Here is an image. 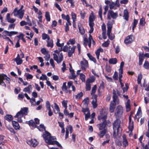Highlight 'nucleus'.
I'll list each match as a JSON object with an SVG mask.
<instances>
[{
  "mask_svg": "<svg viewBox=\"0 0 149 149\" xmlns=\"http://www.w3.org/2000/svg\"><path fill=\"white\" fill-rule=\"evenodd\" d=\"M83 102H84V104L86 105H88L89 102V98L88 97L84 99L83 100Z\"/></svg>",
  "mask_w": 149,
  "mask_h": 149,
  "instance_id": "obj_60",
  "label": "nucleus"
},
{
  "mask_svg": "<svg viewBox=\"0 0 149 149\" xmlns=\"http://www.w3.org/2000/svg\"><path fill=\"white\" fill-rule=\"evenodd\" d=\"M27 143L31 146L33 147H36L38 144V142L35 139H32L28 141Z\"/></svg>",
  "mask_w": 149,
  "mask_h": 149,
  "instance_id": "obj_14",
  "label": "nucleus"
},
{
  "mask_svg": "<svg viewBox=\"0 0 149 149\" xmlns=\"http://www.w3.org/2000/svg\"><path fill=\"white\" fill-rule=\"evenodd\" d=\"M107 111L105 109H102L100 111V115L97 117L98 120L101 122L99 124L100 130H102L107 126Z\"/></svg>",
  "mask_w": 149,
  "mask_h": 149,
  "instance_id": "obj_1",
  "label": "nucleus"
},
{
  "mask_svg": "<svg viewBox=\"0 0 149 149\" xmlns=\"http://www.w3.org/2000/svg\"><path fill=\"white\" fill-rule=\"evenodd\" d=\"M66 82H64L63 83V86L62 87V89L65 93H68V87L66 85Z\"/></svg>",
  "mask_w": 149,
  "mask_h": 149,
  "instance_id": "obj_28",
  "label": "nucleus"
},
{
  "mask_svg": "<svg viewBox=\"0 0 149 149\" xmlns=\"http://www.w3.org/2000/svg\"><path fill=\"white\" fill-rule=\"evenodd\" d=\"M54 108L56 109V110L57 111V113L55 112V111H54V113L55 114H57L60 111V109L58 106V105L56 103H54Z\"/></svg>",
  "mask_w": 149,
  "mask_h": 149,
  "instance_id": "obj_46",
  "label": "nucleus"
},
{
  "mask_svg": "<svg viewBox=\"0 0 149 149\" xmlns=\"http://www.w3.org/2000/svg\"><path fill=\"white\" fill-rule=\"evenodd\" d=\"M117 62V60L116 58H110L109 61V63L110 64H115Z\"/></svg>",
  "mask_w": 149,
  "mask_h": 149,
  "instance_id": "obj_31",
  "label": "nucleus"
},
{
  "mask_svg": "<svg viewBox=\"0 0 149 149\" xmlns=\"http://www.w3.org/2000/svg\"><path fill=\"white\" fill-rule=\"evenodd\" d=\"M142 78V75L141 73L138 75L137 82L139 84H141V81Z\"/></svg>",
  "mask_w": 149,
  "mask_h": 149,
  "instance_id": "obj_45",
  "label": "nucleus"
},
{
  "mask_svg": "<svg viewBox=\"0 0 149 149\" xmlns=\"http://www.w3.org/2000/svg\"><path fill=\"white\" fill-rule=\"evenodd\" d=\"M61 17L63 19H65L66 20L69 21V19H70L69 16L68 15H65L64 14H62L61 15Z\"/></svg>",
  "mask_w": 149,
  "mask_h": 149,
  "instance_id": "obj_49",
  "label": "nucleus"
},
{
  "mask_svg": "<svg viewBox=\"0 0 149 149\" xmlns=\"http://www.w3.org/2000/svg\"><path fill=\"white\" fill-rule=\"evenodd\" d=\"M8 129L10 132L11 133L12 135L15 134L16 133L14 129L12 127H9L8 128Z\"/></svg>",
  "mask_w": 149,
  "mask_h": 149,
  "instance_id": "obj_55",
  "label": "nucleus"
},
{
  "mask_svg": "<svg viewBox=\"0 0 149 149\" xmlns=\"http://www.w3.org/2000/svg\"><path fill=\"white\" fill-rule=\"evenodd\" d=\"M133 114V112H131L129 117V123L128 128L131 132H132L133 131L134 128V122L132 120V116Z\"/></svg>",
  "mask_w": 149,
  "mask_h": 149,
  "instance_id": "obj_9",
  "label": "nucleus"
},
{
  "mask_svg": "<svg viewBox=\"0 0 149 149\" xmlns=\"http://www.w3.org/2000/svg\"><path fill=\"white\" fill-rule=\"evenodd\" d=\"M143 55V54H141V53H139V65H141L142 64L143 62L144 58V57Z\"/></svg>",
  "mask_w": 149,
  "mask_h": 149,
  "instance_id": "obj_24",
  "label": "nucleus"
},
{
  "mask_svg": "<svg viewBox=\"0 0 149 149\" xmlns=\"http://www.w3.org/2000/svg\"><path fill=\"white\" fill-rule=\"evenodd\" d=\"M90 29L89 31V33L91 34L93 32L94 30L93 26L95 25V24H89Z\"/></svg>",
  "mask_w": 149,
  "mask_h": 149,
  "instance_id": "obj_51",
  "label": "nucleus"
},
{
  "mask_svg": "<svg viewBox=\"0 0 149 149\" xmlns=\"http://www.w3.org/2000/svg\"><path fill=\"white\" fill-rule=\"evenodd\" d=\"M80 78L82 82H85L86 76L83 73L80 74Z\"/></svg>",
  "mask_w": 149,
  "mask_h": 149,
  "instance_id": "obj_50",
  "label": "nucleus"
},
{
  "mask_svg": "<svg viewBox=\"0 0 149 149\" xmlns=\"http://www.w3.org/2000/svg\"><path fill=\"white\" fill-rule=\"evenodd\" d=\"M36 100L34 98L32 97L30 100V102H31L32 105H33V106H35L36 105Z\"/></svg>",
  "mask_w": 149,
  "mask_h": 149,
  "instance_id": "obj_58",
  "label": "nucleus"
},
{
  "mask_svg": "<svg viewBox=\"0 0 149 149\" xmlns=\"http://www.w3.org/2000/svg\"><path fill=\"white\" fill-rule=\"evenodd\" d=\"M113 78L115 80L118 79V74L117 72L115 71L113 75Z\"/></svg>",
  "mask_w": 149,
  "mask_h": 149,
  "instance_id": "obj_61",
  "label": "nucleus"
},
{
  "mask_svg": "<svg viewBox=\"0 0 149 149\" xmlns=\"http://www.w3.org/2000/svg\"><path fill=\"white\" fill-rule=\"evenodd\" d=\"M78 26L80 33L81 35H84L85 33V31L82 25L80 23H79Z\"/></svg>",
  "mask_w": 149,
  "mask_h": 149,
  "instance_id": "obj_20",
  "label": "nucleus"
},
{
  "mask_svg": "<svg viewBox=\"0 0 149 149\" xmlns=\"http://www.w3.org/2000/svg\"><path fill=\"white\" fill-rule=\"evenodd\" d=\"M97 95H94V98L91 102L93 107L94 109L96 108L97 106Z\"/></svg>",
  "mask_w": 149,
  "mask_h": 149,
  "instance_id": "obj_15",
  "label": "nucleus"
},
{
  "mask_svg": "<svg viewBox=\"0 0 149 149\" xmlns=\"http://www.w3.org/2000/svg\"><path fill=\"white\" fill-rule=\"evenodd\" d=\"M67 103L68 102L67 100H63L62 102V105L65 108H67Z\"/></svg>",
  "mask_w": 149,
  "mask_h": 149,
  "instance_id": "obj_57",
  "label": "nucleus"
},
{
  "mask_svg": "<svg viewBox=\"0 0 149 149\" xmlns=\"http://www.w3.org/2000/svg\"><path fill=\"white\" fill-rule=\"evenodd\" d=\"M28 108L27 107H24L23 108H21L20 111H21L22 114L24 115H27L28 113Z\"/></svg>",
  "mask_w": 149,
  "mask_h": 149,
  "instance_id": "obj_30",
  "label": "nucleus"
},
{
  "mask_svg": "<svg viewBox=\"0 0 149 149\" xmlns=\"http://www.w3.org/2000/svg\"><path fill=\"white\" fill-rule=\"evenodd\" d=\"M113 102H111L110 104L109 108V111L110 113H113L114 111L116 105V102L117 104L119 103V99L116 93V91L113 89Z\"/></svg>",
  "mask_w": 149,
  "mask_h": 149,
  "instance_id": "obj_2",
  "label": "nucleus"
},
{
  "mask_svg": "<svg viewBox=\"0 0 149 149\" xmlns=\"http://www.w3.org/2000/svg\"><path fill=\"white\" fill-rule=\"evenodd\" d=\"M6 80V83L10 84V79L7 75L3 73L0 74V85L5 87H6V85L3 81L4 80Z\"/></svg>",
  "mask_w": 149,
  "mask_h": 149,
  "instance_id": "obj_4",
  "label": "nucleus"
},
{
  "mask_svg": "<svg viewBox=\"0 0 149 149\" xmlns=\"http://www.w3.org/2000/svg\"><path fill=\"white\" fill-rule=\"evenodd\" d=\"M45 134L43 135V137L46 142L48 143L49 140H50L52 138L50 134L47 131H46Z\"/></svg>",
  "mask_w": 149,
  "mask_h": 149,
  "instance_id": "obj_12",
  "label": "nucleus"
},
{
  "mask_svg": "<svg viewBox=\"0 0 149 149\" xmlns=\"http://www.w3.org/2000/svg\"><path fill=\"white\" fill-rule=\"evenodd\" d=\"M95 80V77H91L89 78L88 79L86 80V82L89 83H92L94 82Z\"/></svg>",
  "mask_w": 149,
  "mask_h": 149,
  "instance_id": "obj_35",
  "label": "nucleus"
},
{
  "mask_svg": "<svg viewBox=\"0 0 149 149\" xmlns=\"http://www.w3.org/2000/svg\"><path fill=\"white\" fill-rule=\"evenodd\" d=\"M116 110V112L115 113V115L116 118H118L121 117L123 113V108L121 106H118L117 107Z\"/></svg>",
  "mask_w": 149,
  "mask_h": 149,
  "instance_id": "obj_7",
  "label": "nucleus"
},
{
  "mask_svg": "<svg viewBox=\"0 0 149 149\" xmlns=\"http://www.w3.org/2000/svg\"><path fill=\"white\" fill-rule=\"evenodd\" d=\"M45 17L47 21L48 22L50 21L51 19L49 12L47 11L45 12Z\"/></svg>",
  "mask_w": 149,
  "mask_h": 149,
  "instance_id": "obj_39",
  "label": "nucleus"
},
{
  "mask_svg": "<svg viewBox=\"0 0 149 149\" xmlns=\"http://www.w3.org/2000/svg\"><path fill=\"white\" fill-rule=\"evenodd\" d=\"M6 19L8 22L11 23H13L16 21L15 19L11 18L10 17V14L9 13L7 14Z\"/></svg>",
  "mask_w": 149,
  "mask_h": 149,
  "instance_id": "obj_25",
  "label": "nucleus"
},
{
  "mask_svg": "<svg viewBox=\"0 0 149 149\" xmlns=\"http://www.w3.org/2000/svg\"><path fill=\"white\" fill-rule=\"evenodd\" d=\"M102 7L101 6H100L98 11V14L101 20H102Z\"/></svg>",
  "mask_w": 149,
  "mask_h": 149,
  "instance_id": "obj_47",
  "label": "nucleus"
},
{
  "mask_svg": "<svg viewBox=\"0 0 149 149\" xmlns=\"http://www.w3.org/2000/svg\"><path fill=\"white\" fill-rule=\"evenodd\" d=\"M46 107L47 110L49 111L48 113V115L50 116H52L53 114V112L51 109L50 103L48 101H47L46 102Z\"/></svg>",
  "mask_w": 149,
  "mask_h": 149,
  "instance_id": "obj_13",
  "label": "nucleus"
},
{
  "mask_svg": "<svg viewBox=\"0 0 149 149\" xmlns=\"http://www.w3.org/2000/svg\"><path fill=\"white\" fill-rule=\"evenodd\" d=\"M123 146L124 147H125L128 145V143L127 140L126 139V135L125 134H124L123 136Z\"/></svg>",
  "mask_w": 149,
  "mask_h": 149,
  "instance_id": "obj_23",
  "label": "nucleus"
},
{
  "mask_svg": "<svg viewBox=\"0 0 149 149\" xmlns=\"http://www.w3.org/2000/svg\"><path fill=\"white\" fill-rule=\"evenodd\" d=\"M47 47H50L51 48H52L54 46L53 41L51 39L49 40H47Z\"/></svg>",
  "mask_w": 149,
  "mask_h": 149,
  "instance_id": "obj_32",
  "label": "nucleus"
},
{
  "mask_svg": "<svg viewBox=\"0 0 149 149\" xmlns=\"http://www.w3.org/2000/svg\"><path fill=\"white\" fill-rule=\"evenodd\" d=\"M24 116V115L22 114L21 111H19L14 116L15 118L17 117H22Z\"/></svg>",
  "mask_w": 149,
  "mask_h": 149,
  "instance_id": "obj_48",
  "label": "nucleus"
},
{
  "mask_svg": "<svg viewBox=\"0 0 149 149\" xmlns=\"http://www.w3.org/2000/svg\"><path fill=\"white\" fill-rule=\"evenodd\" d=\"M84 114L85 115V120L86 121L90 117V113L89 111L87 113H85Z\"/></svg>",
  "mask_w": 149,
  "mask_h": 149,
  "instance_id": "obj_63",
  "label": "nucleus"
},
{
  "mask_svg": "<svg viewBox=\"0 0 149 149\" xmlns=\"http://www.w3.org/2000/svg\"><path fill=\"white\" fill-rule=\"evenodd\" d=\"M83 93L82 92H80L75 95V98L76 99H80L82 97Z\"/></svg>",
  "mask_w": 149,
  "mask_h": 149,
  "instance_id": "obj_52",
  "label": "nucleus"
},
{
  "mask_svg": "<svg viewBox=\"0 0 149 149\" xmlns=\"http://www.w3.org/2000/svg\"><path fill=\"white\" fill-rule=\"evenodd\" d=\"M146 22H145V19L144 17H142L140 19L139 24L141 26H145Z\"/></svg>",
  "mask_w": 149,
  "mask_h": 149,
  "instance_id": "obj_34",
  "label": "nucleus"
},
{
  "mask_svg": "<svg viewBox=\"0 0 149 149\" xmlns=\"http://www.w3.org/2000/svg\"><path fill=\"white\" fill-rule=\"evenodd\" d=\"M120 84L121 85V87L123 90V93H124L125 92H127L129 88V84L127 83H125V87H124V85L123 83H121Z\"/></svg>",
  "mask_w": 149,
  "mask_h": 149,
  "instance_id": "obj_18",
  "label": "nucleus"
},
{
  "mask_svg": "<svg viewBox=\"0 0 149 149\" xmlns=\"http://www.w3.org/2000/svg\"><path fill=\"white\" fill-rule=\"evenodd\" d=\"M143 67L146 69L149 70V62L148 61H145Z\"/></svg>",
  "mask_w": 149,
  "mask_h": 149,
  "instance_id": "obj_41",
  "label": "nucleus"
},
{
  "mask_svg": "<svg viewBox=\"0 0 149 149\" xmlns=\"http://www.w3.org/2000/svg\"><path fill=\"white\" fill-rule=\"evenodd\" d=\"M107 32L109 33V32H111V29L113 27V26L111 24H107Z\"/></svg>",
  "mask_w": 149,
  "mask_h": 149,
  "instance_id": "obj_54",
  "label": "nucleus"
},
{
  "mask_svg": "<svg viewBox=\"0 0 149 149\" xmlns=\"http://www.w3.org/2000/svg\"><path fill=\"white\" fill-rule=\"evenodd\" d=\"M118 16L117 13H114L112 10H109L108 11L107 15V19L110 20L112 17L113 19H116Z\"/></svg>",
  "mask_w": 149,
  "mask_h": 149,
  "instance_id": "obj_8",
  "label": "nucleus"
},
{
  "mask_svg": "<svg viewBox=\"0 0 149 149\" xmlns=\"http://www.w3.org/2000/svg\"><path fill=\"white\" fill-rule=\"evenodd\" d=\"M123 17L127 21H128L129 17V14L127 9H125L124 11Z\"/></svg>",
  "mask_w": 149,
  "mask_h": 149,
  "instance_id": "obj_26",
  "label": "nucleus"
},
{
  "mask_svg": "<svg viewBox=\"0 0 149 149\" xmlns=\"http://www.w3.org/2000/svg\"><path fill=\"white\" fill-rule=\"evenodd\" d=\"M12 125L15 130H17L20 129V127L18 123L15 120L12 121Z\"/></svg>",
  "mask_w": 149,
  "mask_h": 149,
  "instance_id": "obj_16",
  "label": "nucleus"
},
{
  "mask_svg": "<svg viewBox=\"0 0 149 149\" xmlns=\"http://www.w3.org/2000/svg\"><path fill=\"white\" fill-rule=\"evenodd\" d=\"M5 119L8 122L12 121L13 119V116L10 114H7L5 117Z\"/></svg>",
  "mask_w": 149,
  "mask_h": 149,
  "instance_id": "obj_29",
  "label": "nucleus"
},
{
  "mask_svg": "<svg viewBox=\"0 0 149 149\" xmlns=\"http://www.w3.org/2000/svg\"><path fill=\"white\" fill-rule=\"evenodd\" d=\"M27 123L29 126H31L33 127H36V125L35 124V122L32 120L29 121Z\"/></svg>",
  "mask_w": 149,
  "mask_h": 149,
  "instance_id": "obj_40",
  "label": "nucleus"
},
{
  "mask_svg": "<svg viewBox=\"0 0 149 149\" xmlns=\"http://www.w3.org/2000/svg\"><path fill=\"white\" fill-rule=\"evenodd\" d=\"M84 61H81L80 62V65L82 70H86L88 67V63L85 59L84 58Z\"/></svg>",
  "mask_w": 149,
  "mask_h": 149,
  "instance_id": "obj_10",
  "label": "nucleus"
},
{
  "mask_svg": "<svg viewBox=\"0 0 149 149\" xmlns=\"http://www.w3.org/2000/svg\"><path fill=\"white\" fill-rule=\"evenodd\" d=\"M138 22V21L137 19H134V20L133 23L132 24V31L134 32L135 28L136 27Z\"/></svg>",
  "mask_w": 149,
  "mask_h": 149,
  "instance_id": "obj_33",
  "label": "nucleus"
},
{
  "mask_svg": "<svg viewBox=\"0 0 149 149\" xmlns=\"http://www.w3.org/2000/svg\"><path fill=\"white\" fill-rule=\"evenodd\" d=\"M41 53L45 55H47L48 51H47L45 48H42L41 50Z\"/></svg>",
  "mask_w": 149,
  "mask_h": 149,
  "instance_id": "obj_56",
  "label": "nucleus"
},
{
  "mask_svg": "<svg viewBox=\"0 0 149 149\" xmlns=\"http://www.w3.org/2000/svg\"><path fill=\"white\" fill-rule=\"evenodd\" d=\"M121 121L118 119L117 118L115 120L113 124V130L114 133H115L116 130L117 132H119V128L120 126Z\"/></svg>",
  "mask_w": 149,
  "mask_h": 149,
  "instance_id": "obj_5",
  "label": "nucleus"
},
{
  "mask_svg": "<svg viewBox=\"0 0 149 149\" xmlns=\"http://www.w3.org/2000/svg\"><path fill=\"white\" fill-rule=\"evenodd\" d=\"M111 33V32H109V33H108V32H107V35L109 38L111 40H113V39H114L115 38V36L114 35H111L110 33Z\"/></svg>",
  "mask_w": 149,
  "mask_h": 149,
  "instance_id": "obj_44",
  "label": "nucleus"
},
{
  "mask_svg": "<svg viewBox=\"0 0 149 149\" xmlns=\"http://www.w3.org/2000/svg\"><path fill=\"white\" fill-rule=\"evenodd\" d=\"M13 60L15 61L17 65H19L21 64L23 62V60L21 58L16 59L14 58Z\"/></svg>",
  "mask_w": 149,
  "mask_h": 149,
  "instance_id": "obj_37",
  "label": "nucleus"
},
{
  "mask_svg": "<svg viewBox=\"0 0 149 149\" xmlns=\"http://www.w3.org/2000/svg\"><path fill=\"white\" fill-rule=\"evenodd\" d=\"M97 126L99 128V130L101 131L98 134L100 138H102L103 137L105 134L107 132V129H105L106 126L102 130H100L99 124L97 125Z\"/></svg>",
  "mask_w": 149,
  "mask_h": 149,
  "instance_id": "obj_11",
  "label": "nucleus"
},
{
  "mask_svg": "<svg viewBox=\"0 0 149 149\" xmlns=\"http://www.w3.org/2000/svg\"><path fill=\"white\" fill-rule=\"evenodd\" d=\"M26 20L27 21V22H26L27 24H28L29 26H31L32 24L31 22V20L29 19V17L28 15L27 16V17L26 18Z\"/></svg>",
  "mask_w": 149,
  "mask_h": 149,
  "instance_id": "obj_62",
  "label": "nucleus"
},
{
  "mask_svg": "<svg viewBox=\"0 0 149 149\" xmlns=\"http://www.w3.org/2000/svg\"><path fill=\"white\" fill-rule=\"evenodd\" d=\"M15 24L14 23H13L10 24L9 25L8 29H14L15 26Z\"/></svg>",
  "mask_w": 149,
  "mask_h": 149,
  "instance_id": "obj_53",
  "label": "nucleus"
},
{
  "mask_svg": "<svg viewBox=\"0 0 149 149\" xmlns=\"http://www.w3.org/2000/svg\"><path fill=\"white\" fill-rule=\"evenodd\" d=\"M104 85L105 84L104 82L102 81L98 90V92L99 94L102 93V91L104 90L105 88Z\"/></svg>",
  "mask_w": 149,
  "mask_h": 149,
  "instance_id": "obj_19",
  "label": "nucleus"
},
{
  "mask_svg": "<svg viewBox=\"0 0 149 149\" xmlns=\"http://www.w3.org/2000/svg\"><path fill=\"white\" fill-rule=\"evenodd\" d=\"M97 88V86L96 85H95L93 86V87L91 90V95H95L94 94L96 92Z\"/></svg>",
  "mask_w": 149,
  "mask_h": 149,
  "instance_id": "obj_43",
  "label": "nucleus"
},
{
  "mask_svg": "<svg viewBox=\"0 0 149 149\" xmlns=\"http://www.w3.org/2000/svg\"><path fill=\"white\" fill-rule=\"evenodd\" d=\"M87 54L91 60L93 61L94 63H96V59L94 57H93L89 53H88Z\"/></svg>",
  "mask_w": 149,
  "mask_h": 149,
  "instance_id": "obj_36",
  "label": "nucleus"
},
{
  "mask_svg": "<svg viewBox=\"0 0 149 149\" xmlns=\"http://www.w3.org/2000/svg\"><path fill=\"white\" fill-rule=\"evenodd\" d=\"M76 48V46H73L71 48L70 50H69L68 51V56L70 57H71L73 54L75 50V49Z\"/></svg>",
  "mask_w": 149,
  "mask_h": 149,
  "instance_id": "obj_22",
  "label": "nucleus"
},
{
  "mask_svg": "<svg viewBox=\"0 0 149 149\" xmlns=\"http://www.w3.org/2000/svg\"><path fill=\"white\" fill-rule=\"evenodd\" d=\"M126 111L129 112L131 110L130 101V99H128L126 103Z\"/></svg>",
  "mask_w": 149,
  "mask_h": 149,
  "instance_id": "obj_27",
  "label": "nucleus"
},
{
  "mask_svg": "<svg viewBox=\"0 0 149 149\" xmlns=\"http://www.w3.org/2000/svg\"><path fill=\"white\" fill-rule=\"evenodd\" d=\"M95 18L93 15V13L92 12L91 15H90L89 18V24H95L93 22Z\"/></svg>",
  "mask_w": 149,
  "mask_h": 149,
  "instance_id": "obj_21",
  "label": "nucleus"
},
{
  "mask_svg": "<svg viewBox=\"0 0 149 149\" xmlns=\"http://www.w3.org/2000/svg\"><path fill=\"white\" fill-rule=\"evenodd\" d=\"M42 39L45 40L46 39H47V40H50V37L47 34L45 33H43L42 35Z\"/></svg>",
  "mask_w": 149,
  "mask_h": 149,
  "instance_id": "obj_38",
  "label": "nucleus"
},
{
  "mask_svg": "<svg viewBox=\"0 0 149 149\" xmlns=\"http://www.w3.org/2000/svg\"><path fill=\"white\" fill-rule=\"evenodd\" d=\"M55 53L53 54L54 59L58 63H60L63 60V56L62 52L60 53L58 50H56L54 51Z\"/></svg>",
  "mask_w": 149,
  "mask_h": 149,
  "instance_id": "obj_3",
  "label": "nucleus"
},
{
  "mask_svg": "<svg viewBox=\"0 0 149 149\" xmlns=\"http://www.w3.org/2000/svg\"><path fill=\"white\" fill-rule=\"evenodd\" d=\"M80 14L81 18L84 19L86 16V13L85 12H83L82 11H80Z\"/></svg>",
  "mask_w": 149,
  "mask_h": 149,
  "instance_id": "obj_64",
  "label": "nucleus"
},
{
  "mask_svg": "<svg viewBox=\"0 0 149 149\" xmlns=\"http://www.w3.org/2000/svg\"><path fill=\"white\" fill-rule=\"evenodd\" d=\"M132 36L131 35H129L127 36L124 40V43L126 44H130L133 41L132 38Z\"/></svg>",
  "mask_w": 149,
  "mask_h": 149,
  "instance_id": "obj_17",
  "label": "nucleus"
},
{
  "mask_svg": "<svg viewBox=\"0 0 149 149\" xmlns=\"http://www.w3.org/2000/svg\"><path fill=\"white\" fill-rule=\"evenodd\" d=\"M32 88V85L31 84L29 85L28 86L24 88V89L23 91L25 92L30 93V88Z\"/></svg>",
  "mask_w": 149,
  "mask_h": 149,
  "instance_id": "obj_42",
  "label": "nucleus"
},
{
  "mask_svg": "<svg viewBox=\"0 0 149 149\" xmlns=\"http://www.w3.org/2000/svg\"><path fill=\"white\" fill-rule=\"evenodd\" d=\"M91 89V85L90 84L86 82V89L87 91H90Z\"/></svg>",
  "mask_w": 149,
  "mask_h": 149,
  "instance_id": "obj_59",
  "label": "nucleus"
},
{
  "mask_svg": "<svg viewBox=\"0 0 149 149\" xmlns=\"http://www.w3.org/2000/svg\"><path fill=\"white\" fill-rule=\"evenodd\" d=\"M23 7V6L22 5L20 9L18 10H17V8H15L13 12L14 16H16L18 15L19 18L21 19H22L24 15V13L23 12L22 10Z\"/></svg>",
  "mask_w": 149,
  "mask_h": 149,
  "instance_id": "obj_6",
  "label": "nucleus"
}]
</instances>
